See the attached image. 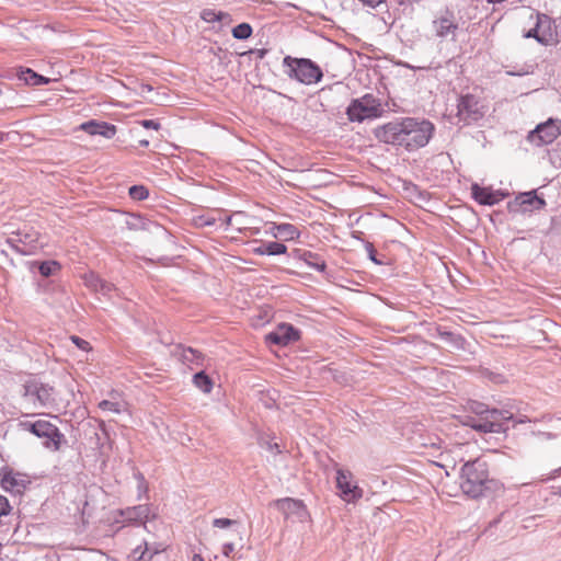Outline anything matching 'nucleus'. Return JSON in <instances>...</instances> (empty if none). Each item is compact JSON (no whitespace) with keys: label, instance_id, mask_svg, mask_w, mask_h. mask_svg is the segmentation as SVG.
Wrapping results in <instances>:
<instances>
[{"label":"nucleus","instance_id":"nucleus-2","mask_svg":"<svg viewBox=\"0 0 561 561\" xmlns=\"http://www.w3.org/2000/svg\"><path fill=\"white\" fill-rule=\"evenodd\" d=\"M489 482V469L485 461L480 458L466 460L460 472V488L465 494L479 497Z\"/></svg>","mask_w":561,"mask_h":561},{"label":"nucleus","instance_id":"nucleus-32","mask_svg":"<svg viewBox=\"0 0 561 561\" xmlns=\"http://www.w3.org/2000/svg\"><path fill=\"white\" fill-rule=\"evenodd\" d=\"M234 524H237V522L229 518H216L213 522L214 527L217 528H228Z\"/></svg>","mask_w":561,"mask_h":561},{"label":"nucleus","instance_id":"nucleus-39","mask_svg":"<svg viewBox=\"0 0 561 561\" xmlns=\"http://www.w3.org/2000/svg\"><path fill=\"white\" fill-rule=\"evenodd\" d=\"M364 4H367L369 7H377L379 5L380 3H382L385 0H360Z\"/></svg>","mask_w":561,"mask_h":561},{"label":"nucleus","instance_id":"nucleus-1","mask_svg":"<svg viewBox=\"0 0 561 561\" xmlns=\"http://www.w3.org/2000/svg\"><path fill=\"white\" fill-rule=\"evenodd\" d=\"M434 131V124L427 119L400 117L378 126L375 128L374 135L380 142L414 151L425 147Z\"/></svg>","mask_w":561,"mask_h":561},{"label":"nucleus","instance_id":"nucleus-4","mask_svg":"<svg viewBox=\"0 0 561 561\" xmlns=\"http://www.w3.org/2000/svg\"><path fill=\"white\" fill-rule=\"evenodd\" d=\"M383 107L381 102L371 94L354 100L347 107V116L352 122H363L382 116Z\"/></svg>","mask_w":561,"mask_h":561},{"label":"nucleus","instance_id":"nucleus-25","mask_svg":"<svg viewBox=\"0 0 561 561\" xmlns=\"http://www.w3.org/2000/svg\"><path fill=\"white\" fill-rule=\"evenodd\" d=\"M20 78L23 79L26 83H31L33 85L46 84L48 83V79L37 75L32 69H25L21 72Z\"/></svg>","mask_w":561,"mask_h":561},{"label":"nucleus","instance_id":"nucleus-7","mask_svg":"<svg viewBox=\"0 0 561 561\" xmlns=\"http://www.w3.org/2000/svg\"><path fill=\"white\" fill-rule=\"evenodd\" d=\"M336 488L340 490V497L345 502H356L363 497L364 492L354 481L353 473L342 468L336 469Z\"/></svg>","mask_w":561,"mask_h":561},{"label":"nucleus","instance_id":"nucleus-3","mask_svg":"<svg viewBox=\"0 0 561 561\" xmlns=\"http://www.w3.org/2000/svg\"><path fill=\"white\" fill-rule=\"evenodd\" d=\"M21 426L24 431L43 439L44 446L51 451L60 450L65 443V435L59 431L56 424L48 420L38 419L34 422L24 421L21 422Z\"/></svg>","mask_w":561,"mask_h":561},{"label":"nucleus","instance_id":"nucleus-34","mask_svg":"<svg viewBox=\"0 0 561 561\" xmlns=\"http://www.w3.org/2000/svg\"><path fill=\"white\" fill-rule=\"evenodd\" d=\"M526 38H535L538 42L540 38V31L538 28V22L536 21L535 27L530 28L527 33L524 34Z\"/></svg>","mask_w":561,"mask_h":561},{"label":"nucleus","instance_id":"nucleus-19","mask_svg":"<svg viewBox=\"0 0 561 561\" xmlns=\"http://www.w3.org/2000/svg\"><path fill=\"white\" fill-rule=\"evenodd\" d=\"M123 515H125L128 520L145 524L150 518L151 510L148 505H138L126 508Z\"/></svg>","mask_w":561,"mask_h":561},{"label":"nucleus","instance_id":"nucleus-14","mask_svg":"<svg viewBox=\"0 0 561 561\" xmlns=\"http://www.w3.org/2000/svg\"><path fill=\"white\" fill-rule=\"evenodd\" d=\"M472 197L481 205H495L505 198V194L493 191L491 187H483L478 184L471 186Z\"/></svg>","mask_w":561,"mask_h":561},{"label":"nucleus","instance_id":"nucleus-21","mask_svg":"<svg viewBox=\"0 0 561 561\" xmlns=\"http://www.w3.org/2000/svg\"><path fill=\"white\" fill-rule=\"evenodd\" d=\"M287 251V248L283 243L278 242H268L267 244H262L260 247H256L253 249V253L259 255H278V254H285Z\"/></svg>","mask_w":561,"mask_h":561},{"label":"nucleus","instance_id":"nucleus-15","mask_svg":"<svg viewBox=\"0 0 561 561\" xmlns=\"http://www.w3.org/2000/svg\"><path fill=\"white\" fill-rule=\"evenodd\" d=\"M79 128L91 136L100 135L107 139L113 138L117 131L115 125L108 124L106 122H98L94 119L82 123Z\"/></svg>","mask_w":561,"mask_h":561},{"label":"nucleus","instance_id":"nucleus-11","mask_svg":"<svg viewBox=\"0 0 561 561\" xmlns=\"http://www.w3.org/2000/svg\"><path fill=\"white\" fill-rule=\"evenodd\" d=\"M506 413L492 410L486 413L484 419L471 423V427L483 433H499L503 430V421L510 420Z\"/></svg>","mask_w":561,"mask_h":561},{"label":"nucleus","instance_id":"nucleus-29","mask_svg":"<svg viewBox=\"0 0 561 561\" xmlns=\"http://www.w3.org/2000/svg\"><path fill=\"white\" fill-rule=\"evenodd\" d=\"M129 196L135 201H142L147 198L148 191L142 185H134L129 188Z\"/></svg>","mask_w":561,"mask_h":561},{"label":"nucleus","instance_id":"nucleus-22","mask_svg":"<svg viewBox=\"0 0 561 561\" xmlns=\"http://www.w3.org/2000/svg\"><path fill=\"white\" fill-rule=\"evenodd\" d=\"M193 383L204 393H210L214 387L211 378L204 371H199L193 376Z\"/></svg>","mask_w":561,"mask_h":561},{"label":"nucleus","instance_id":"nucleus-13","mask_svg":"<svg viewBox=\"0 0 561 561\" xmlns=\"http://www.w3.org/2000/svg\"><path fill=\"white\" fill-rule=\"evenodd\" d=\"M299 337V332L291 324L282 323L266 335V341L275 345L285 346L290 342L298 341Z\"/></svg>","mask_w":561,"mask_h":561},{"label":"nucleus","instance_id":"nucleus-41","mask_svg":"<svg viewBox=\"0 0 561 561\" xmlns=\"http://www.w3.org/2000/svg\"><path fill=\"white\" fill-rule=\"evenodd\" d=\"M192 561H205L201 554H194Z\"/></svg>","mask_w":561,"mask_h":561},{"label":"nucleus","instance_id":"nucleus-18","mask_svg":"<svg viewBox=\"0 0 561 561\" xmlns=\"http://www.w3.org/2000/svg\"><path fill=\"white\" fill-rule=\"evenodd\" d=\"M472 446L470 444H459L454 446L451 449L446 450L442 454V457L445 459V461L450 462L454 467L458 462L466 463V460H473V456L469 454V449Z\"/></svg>","mask_w":561,"mask_h":561},{"label":"nucleus","instance_id":"nucleus-33","mask_svg":"<svg viewBox=\"0 0 561 561\" xmlns=\"http://www.w3.org/2000/svg\"><path fill=\"white\" fill-rule=\"evenodd\" d=\"M10 512V504L7 497L0 495V518L4 515H8Z\"/></svg>","mask_w":561,"mask_h":561},{"label":"nucleus","instance_id":"nucleus-28","mask_svg":"<svg viewBox=\"0 0 561 561\" xmlns=\"http://www.w3.org/2000/svg\"><path fill=\"white\" fill-rule=\"evenodd\" d=\"M216 221L217 218L210 214L198 215L193 218V224L197 228L213 226Z\"/></svg>","mask_w":561,"mask_h":561},{"label":"nucleus","instance_id":"nucleus-10","mask_svg":"<svg viewBox=\"0 0 561 561\" xmlns=\"http://www.w3.org/2000/svg\"><path fill=\"white\" fill-rule=\"evenodd\" d=\"M25 398L37 401L41 407H48L55 402L54 388L49 385L32 381L25 386Z\"/></svg>","mask_w":561,"mask_h":561},{"label":"nucleus","instance_id":"nucleus-31","mask_svg":"<svg viewBox=\"0 0 561 561\" xmlns=\"http://www.w3.org/2000/svg\"><path fill=\"white\" fill-rule=\"evenodd\" d=\"M99 408L102 411H108V412H113V413H116V414H119L122 412L119 403L113 402V401H110V400L101 401L99 403Z\"/></svg>","mask_w":561,"mask_h":561},{"label":"nucleus","instance_id":"nucleus-37","mask_svg":"<svg viewBox=\"0 0 561 561\" xmlns=\"http://www.w3.org/2000/svg\"><path fill=\"white\" fill-rule=\"evenodd\" d=\"M283 504H287L288 506H302V502L293 499H285L280 501Z\"/></svg>","mask_w":561,"mask_h":561},{"label":"nucleus","instance_id":"nucleus-42","mask_svg":"<svg viewBox=\"0 0 561 561\" xmlns=\"http://www.w3.org/2000/svg\"><path fill=\"white\" fill-rule=\"evenodd\" d=\"M225 222H226L227 226H231L232 225V217L231 216L227 217L225 219Z\"/></svg>","mask_w":561,"mask_h":561},{"label":"nucleus","instance_id":"nucleus-12","mask_svg":"<svg viewBox=\"0 0 561 561\" xmlns=\"http://www.w3.org/2000/svg\"><path fill=\"white\" fill-rule=\"evenodd\" d=\"M540 38L538 43L548 46L557 43L558 32L553 20L543 13H536Z\"/></svg>","mask_w":561,"mask_h":561},{"label":"nucleus","instance_id":"nucleus-27","mask_svg":"<svg viewBox=\"0 0 561 561\" xmlns=\"http://www.w3.org/2000/svg\"><path fill=\"white\" fill-rule=\"evenodd\" d=\"M252 35V27L249 23H241L232 28V36L237 39H247Z\"/></svg>","mask_w":561,"mask_h":561},{"label":"nucleus","instance_id":"nucleus-43","mask_svg":"<svg viewBox=\"0 0 561 561\" xmlns=\"http://www.w3.org/2000/svg\"><path fill=\"white\" fill-rule=\"evenodd\" d=\"M139 145L142 146V147H147L149 145V141L144 139V140L139 141Z\"/></svg>","mask_w":561,"mask_h":561},{"label":"nucleus","instance_id":"nucleus-9","mask_svg":"<svg viewBox=\"0 0 561 561\" xmlns=\"http://www.w3.org/2000/svg\"><path fill=\"white\" fill-rule=\"evenodd\" d=\"M293 64L295 78L305 84L316 83L322 77L320 68L309 59H293Z\"/></svg>","mask_w":561,"mask_h":561},{"label":"nucleus","instance_id":"nucleus-24","mask_svg":"<svg viewBox=\"0 0 561 561\" xmlns=\"http://www.w3.org/2000/svg\"><path fill=\"white\" fill-rule=\"evenodd\" d=\"M201 19L207 23H213L216 21L229 20L230 15L228 13L221 11H215L213 9H205L201 13Z\"/></svg>","mask_w":561,"mask_h":561},{"label":"nucleus","instance_id":"nucleus-6","mask_svg":"<svg viewBox=\"0 0 561 561\" xmlns=\"http://www.w3.org/2000/svg\"><path fill=\"white\" fill-rule=\"evenodd\" d=\"M560 135L561 122L549 118L547 122L537 125V127L528 134L527 140L534 146L541 147L552 144Z\"/></svg>","mask_w":561,"mask_h":561},{"label":"nucleus","instance_id":"nucleus-17","mask_svg":"<svg viewBox=\"0 0 561 561\" xmlns=\"http://www.w3.org/2000/svg\"><path fill=\"white\" fill-rule=\"evenodd\" d=\"M545 201L539 198L534 192L523 193L517 196L512 204L515 210L530 211L543 207Z\"/></svg>","mask_w":561,"mask_h":561},{"label":"nucleus","instance_id":"nucleus-23","mask_svg":"<svg viewBox=\"0 0 561 561\" xmlns=\"http://www.w3.org/2000/svg\"><path fill=\"white\" fill-rule=\"evenodd\" d=\"M152 554L148 551L147 542L138 545L128 556V561H150Z\"/></svg>","mask_w":561,"mask_h":561},{"label":"nucleus","instance_id":"nucleus-8","mask_svg":"<svg viewBox=\"0 0 561 561\" xmlns=\"http://www.w3.org/2000/svg\"><path fill=\"white\" fill-rule=\"evenodd\" d=\"M0 483L7 492L22 494L31 483V480L26 473L10 467H3L0 470Z\"/></svg>","mask_w":561,"mask_h":561},{"label":"nucleus","instance_id":"nucleus-44","mask_svg":"<svg viewBox=\"0 0 561 561\" xmlns=\"http://www.w3.org/2000/svg\"><path fill=\"white\" fill-rule=\"evenodd\" d=\"M90 277H91V279H92L93 282H95V283H98V282H99V279H98L94 275H91Z\"/></svg>","mask_w":561,"mask_h":561},{"label":"nucleus","instance_id":"nucleus-38","mask_svg":"<svg viewBox=\"0 0 561 561\" xmlns=\"http://www.w3.org/2000/svg\"><path fill=\"white\" fill-rule=\"evenodd\" d=\"M309 265L313 266L314 268H317L318 271H321L323 272L327 267L325 265V262L324 261H321V262H318V263H311V262H308Z\"/></svg>","mask_w":561,"mask_h":561},{"label":"nucleus","instance_id":"nucleus-5","mask_svg":"<svg viewBox=\"0 0 561 561\" xmlns=\"http://www.w3.org/2000/svg\"><path fill=\"white\" fill-rule=\"evenodd\" d=\"M485 111L486 106L483 102L472 94L462 95L457 104V117L465 124L482 119Z\"/></svg>","mask_w":561,"mask_h":561},{"label":"nucleus","instance_id":"nucleus-40","mask_svg":"<svg viewBox=\"0 0 561 561\" xmlns=\"http://www.w3.org/2000/svg\"><path fill=\"white\" fill-rule=\"evenodd\" d=\"M233 549H234L233 543H227L224 547V552L226 556H228L229 552L233 551Z\"/></svg>","mask_w":561,"mask_h":561},{"label":"nucleus","instance_id":"nucleus-30","mask_svg":"<svg viewBox=\"0 0 561 561\" xmlns=\"http://www.w3.org/2000/svg\"><path fill=\"white\" fill-rule=\"evenodd\" d=\"M70 340L79 350H81L83 352L89 353V352L93 351L91 343L87 340L81 339L78 335H71Z\"/></svg>","mask_w":561,"mask_h":561},{"label":"nucleus","instance_id":"nucleus-20","mask_svg":"<svg viewBox=\"0 0 561 561\" xmlns=\"http://www.w3.org/2000/svg\"><path fill=\"white\" fill-rule=\"evenodd\" d=\"M272 233L275 238L290 241L299 238V230L291 224L274 225Z\"/></svg>","mask_w":561,"mask_h":561},{"label":"nucleus","instance_id":"nucleus-35","mask_svg":"<svg viewBox=\"0 0 561 561\" xmlns=\"http://www.w3.org/2000/svg\"><path fill=\"white\" fill-rule=\"evenodd\" d=\"M182 356L186 360H193L195 358L198 359L201 354L192 348H186L183 351Z\"/></svg>","mask_w":561,"mask_h":561},{"label":"nucleus","instance_id":"nucleus-16","mask_svg":"<svg viewBox=\"0 0 561 561\" xmlns=\"http://www.w3.org/2000/svg\"><path fill=\"white\" fill-rule=\"evenodd\" d=\"M458 30V23L451 14H445L433 21V31L438 37H455Z\"/></svg>","mask_w":561,"mask_h":561},{"label":"nucleus","instance_id":"nucleus-36","mask_svg":"<svg viewBox=\"0 0 561 561\" xmlns=\"http://www.w3.org/2000/svg\"><path fill=\"white\" fill-rule=\"evenodd\" d=\"M140 125L147 129L158 130L160 128V124L153 119H144L140 122Z\"/></svg>","mask_w":561,"mask_h":561},{"label":"nucleus","instance_id":"nucleus-26","mask_svg":"<svg viewBox=\"0 0 561 561\" xmlns=\"http://www.w3.org/2000/svg\"><path fill=\"white\" fill-rule=\"evenodd\" d=\"M61 266L57 261H45L39 263L38 270L42 276L48 277L60 271Z\"/></svg>","mask_w":561,"mask_h":561}]
</instances>
